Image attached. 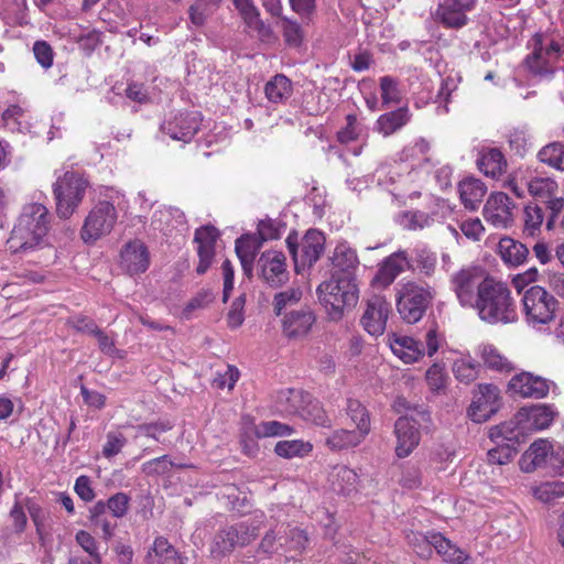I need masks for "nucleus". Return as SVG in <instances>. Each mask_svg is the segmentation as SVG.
<instances>
[{"label": "nucleus", "mask_w": 564, "mask_h": 564, "mask_svg": "<svg viewBox=\"0 0 564 564\" xmlns=\"http://www.w3.org/2000/svg\"><path fill=\"white\" fill-rule=\"evenodd\" d=\"M471 308L484 323L489 325H507L518 319L511 290L506 283L494 278L485 283Z\"/></svg>", "instance_id": "1"}, {"label": "nucleus", "mask_w": 564, "mask_h": 564, "mask_svg": "<svg viewBox=\"0 0 564 564\" xmlns=\"http://www.w3.org/2000/svg\"><path fill=\"white\" fill-rule=\"evenodd\" d=\"M48 225V210L43 204H26L8 239L9 248L13 252L34 249L43 242Z\"/></svg>", "instance_id": "2"}, {"label": "nucleus", "mask_w": 564, "mask_h": 564, "mask_svg": "<svg viewBox=\"0 0 564 564\" xmlns=\"http://www.w3.org/2000/svg\"><path fill=\"white\" fill-rule=\"evenodd\" d=\"M316 293L332 321L341 319L345 311L355 307L359 297L356 281L351 278H339L338 274H332L327 281L322 282Z\"/></svg>", "instance_id": "3"}, {"label": "nucleus", "mask_w": 564, "mask_h": 564, "mask_svg": "<svg viewBox=\"0 0 564 564\" xmlns=\"http://www.w3.org/2000/svg\"><path fill=\"white\" fill-rule=\"evenodd\" d=\"M285 242L297 273L313 267L325 250V237L317 229L307 230L301 239L292 231Z\"/></svg>", "instance_id": "4"}, {"label": "nucleus", "mask_w": 564, "mask_h": 564, "mask_svg": "<svg viewBox=\"0 0 564 564\" xmlns=\"http://www.w3.org/2000/svg\"><path fill=\"white\" fill-rule=\"evenodd\" d=\"M433 296V290L427 284L403 283L397 296V307L402 319L409 324L417 323L425 314Z\"/></svg>", "instance_id": "5"}, {"label": "nucleus", "mask_w": 564, "mask_h": 564, "mask_svg": "<svg viewBox=\"0 0 564 564\" xmlns=\"http://www.w3.org/2000/svg\"><path fill=\"white\" fill-rule=\"evenodd\" d=\"M392 352L405 364L419 361L426 354L432 357L440 348L441 338L436 328H430L424 335V344L409 336L392 334L389 338Z\"/></svg>", "instance_id": "6"}, {"label": "nucleus", "mask_w": 564, "mask_h": 564, "mask_svg": "<svg viewBox=\"0 0 564 564\" xmlns=\"http://www.w3.org/2000/svg\"><path fill=\"white\" fill-rule=\"evenodd\" d=\"M88 182L76 172H66L54 184L56 213L61 218H69L84 198Z\"/></svg>", "instance_id": "7"}, {"label": "nucleus", "mask_w": 564, "mask_h": 564, "mask_svg": "<svg viewBox=\"0 0 564 564\" xmlns=\"http://www.w3.org/2000/svg\"><path fill=\"white\" fill-rule=\"evenodd\" d=\"M531 53L524 59L528 69L539 76L553 74V64L558 59L562 46L549 35L536 33L529 41Z\"/></svg>", "instance_id": "8"}, {"label": "nucleus", "mask_w": 564, "mask_h": 564, "mask_svg": "<svg viewBox=\"0 0 564 564\" xmlns=\"http://www.w3.org/2000/svg\"><path fill=\"white\" fill-rule=\"evenodd\" d=\"M523 313L530 325H544L554 319L558 302L540 285L529 288L522 296Z\"/></svg>", "instance_id": "9"}, {"label": "nucleus", "mask_w": 564, "mask_h": 564, "mask_svg": "<svg viewBox=\"0 0 564 564\" xmlns=\"http://www.w3.org/2000/svg\"><path fill=\"white\" fill-rule=\"evenodd\" d=\"M118 218L115 205L108 200L98 202L85 218L80 237L86 243H94L113 229Z\"/></svg>", "instance_id": "10"}, {"label": "nucleus", "mask_w": 564, "mask_h": 564, "mask_svg": "<svg viewBox=\"0 0 564 564\" xmlns=\"http://www.w3.org/2000/svg\"><path fill=\"white\" fill-rule=\"evenodd\" d=\"M485 271L477 267L463 268L451 276V288L463 307L471 308L478 293L490 280Z\"/></svg>", "instance_id": "11"}, {"label": "nucleus", "mask_w": 564, "mask_h": 564, "mask_svg": "<svg viewBox=\"0 0 564 564\" xmlns=\"http://www.w3.org/2000/svg\"><path fill=\"white\" fill-rule=\"evenodd\" d=\"M257 538V528L239 522L220 529L210 544V554L215 558L229 555L236 547H243Z\"/></svg>", "instance_id": "12"}, {"label": "nucleus", "mask_w": 564, "mask_h": 564, "mask_svg": "<svg viewBox=\"0 0 564 564\" xmlns=\"http://www.w3.org/2000/svg\"><path fill=\"white\" fill-rule=\"evenodd\" d=\"M516 203L502 192L491 193L487 198L482 215L485 220L498 229L512 227L514 223Z\"/></svg>", "instance_id": "13"}, {"label": "nucleus", "mask_w": 564, "mask_h": 564, "mask_svg": "<svg viewBox=\"0 0 564 564\" xmlns=\"http://www.w3.org/2000/svg\"><path fill=\"white\" fill-rule=\"evenodd\" d=\"M500 406V391L491 383L478 384L468 409L469 417L477 423L488 421Z\"/></svg>", "instance_id": "14"}, {"label": "nucleus", "mask_w": 564, "mask_h": 564, "mask_svg": "<svg viewBox=\"0 0 564 564\" xmlns=\"http://www.w3.org/2000/svg\"><path fill=\"white\" fill-rule=\"evenodd\" d=\"M281 317L282 333L292 340L306 337L316 322L314 311L307 305L290 310Z\"/></svg>", "instance_id": "15"}, {"label": "nucleus", "mask_w": 564, "mask_h": 564, "mask_svg": "<svg viewBox=\"0 0 564 564\" xmlns=\"http://www.w3.org/2000/svg\"><path fill=\"white\" fill-rule=\"evenodd\" d=\"M424 422L413 415H402L394 424V434L397 437L395 454L400 458L409 456L419 445L421 435L419 427Z\"/></svg>", "instance_id": "16"}, {"label": "nucleus", "mask_w": 564, "mask_h": 564, "mask_svg": "<svg viewBox=\"0 0 564 564\" xmlns=\"http://www.w3.org/2000/svg\"><path fill=\"white\" fill-rule=\"evenodd\" d=\"M199 129L197 112H178L161 124V131L171 139L189 142Z\"/></svg>", "instance_id": "17"}, {"label": "nucleus", "mask_w": 564, "mask_h": 564, "mask_svg": "<svg viewBox=\"0 0 564 564\" xmlns=\"http://www.w3.org/2000/svg\"><path fill=\"white\" fill-rule=\"evenodd\" d=\"M551 381L532 372H520L509 381V391L522 398L542 399L550 391Z\"/></svg>", "instance_id": "18"}, {"label": "nucleus", "mask_w": 564, "mask_h": 564, "mask_svg": "<svg viewBox=\"0 0 564 564\" xmlns=\"http://www.w3.org/2000/svg\"><path fill=\"white\" fill-rule=\"evenodd\" d=\"M477 0H444L440 3L435 17L445 28L460 29L468 22L466 15L476 7Z\"/></svg>", "instance_id": "19"}, {"label": "nucleus", "mask_w": 564, "mask_h": 564, "mask_svg": "<svg viewBox=\"0 0 564 564\" xmlns=\"http://www.w3.org/2000/svg\"><path fill=\"white\" fill-rule=\"evenodd\" d=\"M258 265L261 276L271 286L278 288L289 280L286 271L285 256L282 251L268 250L261 253Z\"/></svg>", "instance_id": "20"}, {"label": "nucleus", "mask_w": 564, "mask_h": 564, "mask_svg": "<svg viewBox=\"0 0 564 564\" xmlns=\"http://www.w3.org/2000/svg\"><path fill=\"white\" fill-rule=\"evenodd\" d=\"M410 268V259L404 250H398L388 256L378 268L371 284L375 288L386 289L406 269Z\"/></svg>", "instance_id": "21"}, {"label": "nucleus", "mask_w": 564, "mask_h": 564, "mask_svg": "<svg viewBox=\"0 0 564 564\" xmlns=\"http://www.w3.org/2000/svg\"><path fill=\"white\" fill-rule=\"evenodd\" d=\"M150 265V253L139 239L127 242L120 251V268L129 275L140 274Z\"/></svg>", "instance_id": "22"}, {"label": "nucleus", "mask_w": 564, "mask_h": 564, "mask_svg": "<svg viewBox=\"0 0 564 564\" xmlns=\"http://www.w3.org/2000/svg\"><path fill=\"white\" fill-rule=\"evenodd\" d=\"M389 313L390 303L381 295H372L367 301L361 324L370 335H381L386 329Z\"/></svg>", "instance_id": "23"}, {"label": "nucleus", "mask_w": 564, "mask_h": 564, "mask_svg": "<svg viewBox=\"0 0 564 564\" xmlns=\"http://www.w3.org/2000/svg\"><path fill=\"white\" fill-rule=\"evenodd\" d=\"M218 235V230L214 226H203L196 229L194 242L197 245V254L199 258L198 265L196 267L198 274H204L212 265Z\"/></svg>", "instance_id": "24"}, {"label": "nucleus", "mask_w": 564, "mask_h": 564, "mask_svg": "<svg viewBox=\"0 0 564 564\" xmlns=\"http://www.w3.org/2000/svg\"><path fill=\"white\" fill-rule=\"evenodd\" d=\"M416 539L423 542L429 554L432 552L431 547H434L443 561L449 564H463L469 557L464 550L441 533H431L430 536H416Z\"/></svg>", "instance_id": "25"}, {"label": "nucleus", "mask_w": 564, "mask_h": 564, "mask_svg": "<svg viewBox=\"0 0 564 564\" xmlns=\"http://www.w3.org/2000/svg\"><path fill=\"white\" fill-rule=\"evenodd\" d=\"M329 259L333 265L332 274H338L339 278H351L352 281H356L359 259L356 251L348 243L339 242Z\"/></svg>", "instance_id": "26"}, {"label": "nucleus", "mask_w": 564, "mask_h": 564, "mask_svg": "<svg viewBox=\"0 0 564 564\" xmlns=\"http://www.w3.org/2000/svg\"><path fill=\"white\" fill-rule=\"evenodd\" d=\"M246 25L257 32L261 40H269L272 35V29L260 18V12L252 0H232Z\"/></svg>", "instance_id": "27"}, {"label": "nucleus", "mask_w": 564, "mask_h": 564, "mask_svg": "<svg viewBox=\"0 0 564 564\" xmlns=\"http://www.w3.org/2000/svg\"><path fill=\"white\" fill-rule=\"evenodd\" d=\"M145 561L147 564H185L181 553L164 536L154 540Z\"/></svg>", "instance_id": "28"}, {"label": "nucleus", "mask_w": 564, "mask_h": 564, "mask_svg": "<svg viewBox=\"0 0 564 564\" xmlns=\"http://www.w3.org/2000/svg\"><path fill=\"white\" fill-rule=\"evenodd\" d=\"M458 193L464 207L476 210L487 193V186L481 180L470 176L459 182Z\"/></svg>", "instance_id": "29"}, {"label": "nucleus", "mask_w": 564, "mask_h": 564, "mask_svg": "<svg viewBox=\"0 0 564 564\" xmlns=\"http://www.w3.org/2000/svg\"><path fill=\"white\" fill-rule=\"evenodd\" d=\"M498 253L507 265L519 267L525 262L529 249L525 245L511 237H503L499 240Z\"/></svg>", "instance_id": "30"}, {"label": "nucleus", "mask_w": 564, "mask_h": 564, "mask_svg": "<svg viewBox=\"0 0 564 564\" xmlns=\"http://www.w3.org/2000/svg\"><path fill=\"white\" fill-rule=\"evenodd\" d=\"M409 120L410 115L408 108L401 107L381 115L376 121L375 131L383 137H389L404 127Z\"/></svg>", "instance_id": "31"}, {"label": "nucleus", "mask_w": 564, "mask_h": 564, "mask_svg": "<svg viewBox=\"0 0 564 564\" xmlns=\"http://www.w3.org/2000/svg\"><path fill=\"white\" fill-rule=\"evenodd\" d=\"M310 393L296 389H286L278 393L276 406L282 413L299 415L308 401Z\"/></svg>", "instance_id": "32"}, {"label": "nucleus", "mask_w": 564, "mask_h": 564, "mask_svg": "<svg viewBox=\"0 0 564 564\" xmlns=\"http://www.w3.org/2000/svg\"><path fill=\"white\" fill-rule=\"evenodd\" d=\"M478 169L487 176L498 178L507 171V161L499 149L484 151L477 161Z\"/></svg>", "instance_id": "33"}, {"label": "nucleus", "mask_w": 564, "mask_h": 564, "mask_svg": "<svg viewBox=\"0 0 564 564\" xmlns=\"http://www.w3.org/2000/svg\"><path fill=\"white\" fill-rule=\"evenodd\" d=\"M366 430H336L327 438L326 445L332 451H343L356 447L366 438Z\"/></svg>", "instance_id": "34"}, {"label": "nucleus", "mask_w": 564, "mask_h": 564, "mask_svg": "<svg viewBox=\"0 0 564 564\" xmlns=\"http://www.w3.org/2000/svg\"><path fill=\"white\" fill-rule=\"evenodd\" d=\"M551 444L546 440H538L531 444L521 458V469L531 473L545 463Z\"/></svg>", "instance_id": "35"}, {"label": "nucleus", "mask_w": 564, "mask_h": 564, "mask_svg": "<svg viewBox=\"0 0 564 564\" xmlns=\"http://www.w3.org/2000/svg\"><path fill=\"white\" fill-rule=\"evenodd\" d=\"M540 163L557 171L564 172V143L553 141L543 145L536 153Z\"/></svg>", "instance_id": "36"}, {"label": "nucleus", "mask_w": 564, "mask_h": 564, "mask_svg": "<svg viewBox=\"0 0 564 564\" xmlns=\"http://www.w3.org/2000/svg\"><path fill=\"white\" fill-rule=\"evenodd\" d=\"M522 183L525 185L529 194L538 198H549L558 188L557 183L553 178L533 176L529 172L528 176L522 177Z\"/></svg>", "instance_id": "37"}, {"label": "nucleus", "mask_w": 564, "mask_h": 564, "mask_svg": "<svg viewBox=\"0 0 564 564\" xmlns=\"http://www.w3.org/2000/svg\"><path fill=\"white\" fill-rule=\"evenodd\" d=\"M479 355L484 364L491 370L510 372L514 369L513 364L492 345H481Z\"/></svg>", "instance_id": "38"}, {"label": "nucleus", "mask_w": 564, "mask_h": 564, "mask_svg": "<svg viewBox=\"0 0 564 564\" xmlns=\"http://www.w3.org/2000/svg\"><path fill=\"white\" fill-rule=\"evenodd\" d=\"M357 479L355 470L347 466H336L330 475L333 489L344 495L350 494L356 488Z\"/></svg>", "instance_id": "39"}, {"label": "nucleus", "mask_w": 564, "mask_h": 564, "mask_svg": "<svg viewBox=\"0 0 564 564\" xmlns=\"http://www.w3.org/2000/svg\"><path fill=\"white\" fill-rule=\"evenodd\" d=\"M452 370L459 382L469 384L478 378L480 365L468 355L456 359L453 364Z\"/></svg>", "instance_id": "40"}, {"label": "nucleus", "mask_w": 564, "mask_h": 564, "mask_svg": "<svg viewBox=\"0 0 564 564\" xmlns=\"http://www.w3.org/2000/svg\"><path fill=\"white\" fill-rule=\"evenodd\" d=\"M256 240L250 236H242L236 240V253L246 274L250 275L256 253L259 249Z\"/></svg>", "instance_id": "41"}, {"label": "nucleus", "mask_w": 564, "mask_h": 564, "mask_svg": "<svg viewBox=\"0 0 564 564\" xmlns=\"http://www.w3.org/2000/svg\"><path fill=\"white\" fill-rule=\"evenodd\" d=\"M303 292L300 288H290L279 292L273 297V312L276 316H283L285 312L299 307Z\"/></svg>", "instance_id": "42"}, {"label": "nucleus", "mask_w": 564, "mask_h": 564, "mask_svg": "<svg viewBox=\"0 0 564 564\" xmlns=\"http://www.w3.org/2000/svg\"><path fill=\"white\" fill-rule=\"evenodd\" d=\"M489 436L496 444L512 445L518 448L522 434L513 422H509L491 427Z\"/></svg>", "instance_id": "43"}, {"label": "nucleus", "mask_w": 564, "mask_h": 564, "mask_svg": "<svg viewBox=\"0 0 564 564\" xmlns=\"http://www.w3.org/2000/svg\"><path fill=\"white\" fill-rule=\"evenodd\" d=\"M264 93L270 101L282 102L292 95V83L282 74L275 75L265 84Z\"/></svg>", "instance_id": "44"}, {"label": "nucleus", "mask_w": 564, "mask_h": 564, "mask_svg": "<svg viewBox=\"0 0 564 564\" xmlns=\"http://www.w3.org/2000/svg\"><path fill=\"white\" fill-rule=\"evenodd\" d=\"M220 0H195L188 9L191 22L195 26H203L219 8Z\"/></svg>", "instance_id": "45"}, {"label": "nucleus", "mask_w": 564, "mask_h": 564, "mask_svg": "<svg viewBox=\"0 0 564 564\" xmlns=\"http://www.w3.org/2000/svg\"><path fill=\"white\" fill-rule=\"evenodd\" d=\"M433 217L422 210H408L400 213L397 223L406 230H421L433 224Z\"/></svg>", "instance_id": "46"}, {"label": "nucleus", "mask_w": 564, "mask_h": 564, "mask_svg": "<svg viewBox=\"0 0 564 564\" xmlns=\"http://www.w3.org/2000/svg\"><path fill=\"white\" fill-rule=\"evenodd\" d=\"M312 449L313 445L302 440L280 441L274 447V452L278 456L288 459L306 456Z\"/></svg>", "instance_id": "47"}, {"label": "nucleus", "mask_w": 564, "mask_h": 564, "mask_svg": "<svg viewBox=\"0 0 564 564\" xmlns=\"http://www.w3.org/2000/svg\"><path fill=\"white\" fill-rule=\"evenodd\" d=\"M299 416L317 426H330V419L322 408L321 403L313 399L312 395H310L308 401L305 403Z\"/></svg>", "instance_id": "48"}, {"label": "nucleus", "mask_w": 564, "mask_h": 564, "mask_svg": "<svg viewBox=\"0 0 564 564\" xmlns=\"http://www.w3.org/2000/svg\"><path fill=\"white\" fill-rule=\"evenodd\" d=\"M347 415L359 431L366 430V434L370 433V414L368 410L355 399L347 400Z\"/></svg>", "instance_id": "49"}, {"label": "nucleus", "mask_w": 564, "mask_h": 564, "mask_svg": "<svg viewBox=\"0 0 564 564\" xmlns=\"http://www.w3.org/2000/svg\"><path fill=\"white\" fill-rule=\"evenodd\" d=\"M534 497L543 503H552L564 497V481H545L533 489Z\"/></svg>", "instance_id": "50"}, {"label": "nucleus", "mask_w": 564, "mask_h": 564, "mask_svg": "<svg viewBox=\"0 0 564 564\" xmlns=\"http://www.w3.org/2000/svg\"><path fill=\"white\" fill-rule=\"evenodd\" d=\"M24 117V110L18 105H11L2 113L4 126L12 132H23L28 128Z\"/></svg>", "instance_id": "51"}, {"label": "nucleus", "mask_w": 564, "mask_h": 564, "mask_svg": "<svg viewBox=\"0 0 564 564\" xmlns=\"http://www.w3.org/2000/svg\"><path fill=\"white\" fill-rule=\"evenodd\" d=\"M293 427L279 421H267L260 423L256 429L258 437L285 436L293 433Z\"/></svg>", "instance_id": "52"}, {"label": "nucleus", "mask_w": 564, "mask_h": 564, "mask_svg": "<svg viewBox=\"0 0 564 564\" xmlns=\"http://www.w3.org/2000/svg\"><path fill=\"white\" fill-rule=\"evenodd\" d=\"M393 408L398 413L404 412V415H413L416 419H421L423 422H430L431 415L426 408L423 405L411 404L405 398L398 397L393 402Z\"/></svg>", "instance_id": "53"}, {"label": "nucleus", "mask_w": 564, "mask_h": 564, "mask_svg": "<svg viewBox=\"0 0 564 564\" xmlns=\"http://www.w3.org/2000/svg\"><path fill=\"white\" fill-rule=\"evenodd\" d=\"M381 99L383 105L398 104L401 99L399 83L391 76L380 78Z\"/></svg>", "instance_id": "54"}, {"label": "nucleus", "mask_w": 564, "mask_h": 564, "mask_svg": "<svg viewBox=\"0 0 564 564\" xmlns=\"http://www.w3.org/2000/svg\"><path fill=\"white\" fill-rule=\"evenodd\" d=\"M544 219L543 210L538 205H529L524 208V231L534 236Z\"/></svg>", "instance_id": "55"}, {"label": "nucleus", "mask_w": 564, "mask_h": 564, "mask_svg": "<svg viewBox=\"0 0 564 564\" xmlns=\"http://www.w3.org/2000/svg\"><path fill=\"white\" fill-rule=\"evenodd\" d=\"M361 131L362 127L358 123L357 117L355 115H347L346 126L337 132V140L343 144H347L356 141Z\"/></svg>", "instance_id": "56"}, {"label": "nucleus", "mask_w": 564, "mask_h": 564, "mask_svg": "<svg viewBox=\"0 0 564 564\" xmlns=\"http://www.w3.org/2000/svg\"><path fill=\"white\" fill-rule=\"evenodd\" d=\"M555 412L547 405H540L530 412L529 419L535 430H544L550 426L554 420Z\"/></svg>", "instance_id": "57"}, {"label": "nucleus", "mask_w": 564, "mask_h": 564, "mask_svg": "<svg viewBox=\"0 0 564 564\" xmlns=\"http://www.w3.org/2000/svg\"><path fill=\"white\" fill-rule=\"evenodd\" d=\"M518 448L505 445L496 444L495 447L488 449L487 456L490 464L503 465L513 459L517 455Z\"/></svg>", "instance_id": "58"}, {"label": "nucleus", "mask_w": 564, "mask_h": 564, "mask_svg": "<svg viewBox=\"0 0 564 564\" xmlns=\"http://www.w3.org/2000/svg\"><path fill=\"white\" fill-rule=\"evenodd\" d=\"M284 543L280 542V546H285L289 551L302 552L308 541L305 531L299 528H292L285 532Z\"/></svg>", "instance_id": "59"}, {"label": "nucleus", "mask_w": 564, "mask_h": 564, "mask_svg": "<svg viewBox=\"0 0 564 564\" xmlns=\"http://www.w3.org/2000/svg\"><path fill=\"white\" fill-rule=\"evenodd\" d=\"M426 382L434 392L445 389L447 376L445 369L440 364H433L426 371Z\"/></svg>", "instance_id": "60"}, {"label": "nucleus", "mask_w": 564, "mask_h": 564, "mask_svg": "<svg viewBox=\"0 0 564 564\" xmlns=\"http://www.w3.org/2000/svg\"><path fill=\"white\" fill-rule=\"evenodd\" d=\"M415 261L421 272L431 275L435 270L437 259L435 253L425 247H417L415 248Z\"/></svg>", "instance_id": "61"}, {"label": "nucleus", "mask_w": 564, "mask_h": 564, "mask_svg": "<svg viewBox=\"0 0 564 564\" xmlns=\"http://www.w3.org/2000/svg\"><path fill=\"white\" fill-rule=\"evenodd\" d=\"M75 539L83 550L93 557L95 563H101L102 558L98 552L96 540L89 532L80 530L76 533Z\"/></svg>", "instance_id": "62"}, {"label": "nucleus", "mask_w": 564, "mask_h": 564, "mask_svg": "<svg viewBox=\"0 0 564 564\" xmlns=\"http://www.w3.org/2000/svg\"><path fill=\"white\" fill-rule=\"evenodd\" d=\"M130 497L124 492H117L107 500V509L115 518H122L129 509Z\"/></svg>", "instance_id": "63"}, {"label": "nucleus", "mask_w": 564, "mask_h": 564, "mask_svg": "<svg viewBox=\"0 0 564 564\" xmlns=\"http://www.w3.org/2000/svg\"><path fill=\"white\" fill-rule=\"evenodd\" d=\"M127 440L121 433H108L107 441L102 447V455L106 458H111L118 455L123 446L126 445Z\"/></svg>", "instance_id": "64"}]
</instances>
